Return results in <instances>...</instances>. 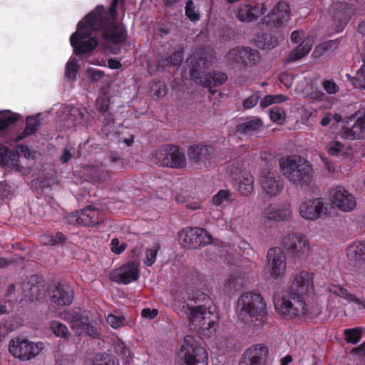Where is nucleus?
I'll return each instance as SVG.
<instances>
[{"label":"nucleus","instance_id":"f257e3e1","mask_svg":"<svg viewBox=\"0 0 365 365\" xmlns=\"http://www.w3.org/2000/svg\"><path fill=\"white\" fill-rule=\"evenodd\" d=\"M313 289V274L302 270L294 278L289 295L274 297L275 310L285 319L303 317L306 319H312L319 317L322 307L319 304L309 306L306 298Z\"/></svg>","mask_w":365,"mask_h":365},{"label":"nucleus","instance_id":"f03ea898","mask_svg":"<svg viewBox=\"0 0 365 365\" xmlns=\"http://www.w3.org/2000/svg\"><path fill=\"white\" fill-rule=\"evenodd\" d=\"M125 0H112L108 9L98 6L86 15V24L90 29L101 32L102 40L109 44L118 46L128 37L126 26L118 21L117 7L124 6Z\"/></svg>","mask_w":365,"mask_h":365},{"label":"nucleus","instance_id":"7ed1b4c3","mask_svg":"<svg viewBox=\"0 0 365 365\" xmlns=\"http://www.w3.org/2000/svg\"><path fill=\"white\" fill-rule=\"evenodd\" d=\"M212 62V55L210 51L204 48L198 49L191 56L190 76L196 83L209 88V91L215 94L216 90L213 88L222 85L227 80V76L217 71L206 72Z\"/></svg>","mask_w":365,"mask_h":365},{"label":"nucleus","instance_id":"20e7f679","mask_svg":"<svg viewBox=\"0 0 365 365\" xmlns=\"http://www.w3.org/2000/svg\"><path fill=\"white\" fill-rule=\"evenodd\" d=\"M267 305L259 293H243L237 301L238 318L245 324L261 326L267 319Z\"/></svg>","mask_w":365,"mask_h":365},{"label":"nucleus","instance_id":"39448f33","mask_svg":"<svg viewBox=\"0 0 365 365\" xmlns=\"http://www.w3.org/2000/svg\"><path fill=\"white\" fill-rule=\"evenodd\" d=\"M279 166L284 177L294 184L307 185L312 180V165L297 155L280 158Z\"/></svg>","mask_w":365,"mask_h":365},{"label":"nucleus","instance_id":"423d86ee","mask_svg":"<svg viewBox=\"0 0 365 365\" xmlns=\"http://www.w3.org/2000/svg\"><path fill=\"white\" fill-rule=\"evenodd\" d=\"M185 312L189 319L190 326L198 333L201 338H210L215 333L217 324V317L204 305L183 306Z\"/></svg>","mask_w":365,"mask_h":365},{"label":"nucleus","instance_id":"0eeeda50","mask_svg":"<svg viewBox=\"0 0 365 365\" xmlns=\"http://www.w3.org/2000/svg\"><path fill=\"white\" fill-rule=\"evenodd\" d=\"M93 32L96 31L90 29V26L86 24V16L78 23L76 31L70 37V43L76 54L90 53L97 47L98 39L90 37Z\"/></svg>","mask_w":365,"mask_h":365},{"label":"nucleus","instance_id":"6e6552de","mask_svg":"<svg viewBox=\"0 0 365 365\" xmlns=\"http://www.w3.org/2000/svg\"><path fill=\"white\" fill-rule=\"evenodd\" d=\"M226 57L230 65L245 71L257 66L261 60L259 51L249 46L234 47L230 49Z\"/></svg>","mask_w":365,"mask_h":365},{"label":"nucleus","instance_id":"1a4fd4ad","mask_svg":"<svg viewBox=\"0 0 365 365\" xmlns=\"http://www.w3.org/2000/svg\"><path fill=\"white\" fill-rule=\"evenodd\" d=\"M179 357L183 361V365H207L208 354L192 336H186L181 346Z\"/></svg>","mask_w":365,"mask_h":365},{"label":"nucleus","instance_id":"9d476101","mask_svg":"<svg viewBox=\"0 0 365 365\" xmlns=\"http://www.w3.org/2000/svg\"><path fill=\"white\" fill-rule=\"evenodd\" d=\"M156 164L163 167L180 169L186 165V158L178 146L165 144L160 146L154 153Z\"/></svg>","mask_w":365,"mask_h":365},{"label":"nucleus","instance_id":"9b49d317","mask_svg":"<svg viewBox=\"0 0 365 365\" xmlns=\"http://www.w3.org/2000/svg\"><path fill=\"white\" fill-rule=\"evenodd\" d=\"M180 244L187 249L197 250L210 244L212 237L205 230L197 227H187L178 233Z\"/></svg>","mask_w":365,"mask_h":365},{"label":"nucleus","instance_id":"f8f14e48","mask_svg":"<svg viewBox=\"0 0 365 365\" xmlns=\"http://www.w3.org/2000/svg\"><path fill=\"white\" fill-rule=\"evenodd\" d=\"M43 348V343H34L28 339L16 337L10 341L9 352L21 360H30L36 356Z\"/></svg>","mask_w":365,"mask_h":365},{"label":"nucleus","instance_id":"ddd939ff","mask_svg":"<svg viewBox=\"0 0 365 365\" xmlns=\"http://www.w3.org/2000/svg\"><path fill=\"white\" fill-rule=\"evenodd\" d=\"M262 190L271 197H276L284 190V180L280 175L271 169H263L259 176Z\"/></svg>","mask_w":365,"mask_h":365},{"label":"nucleus","instance_id":"4468645a","mask_svg":"<svg viewBox=\"0 0 365 365\" xmlns=\"http://www.w3.org/2000/svg\"><path fill=\"white\" fill-rule=\"evenodd\" d=\"M329 197L331 203L343 212L351 211L356 206V201L354 195L341 185L330 190Z\"/></svg>","mask_w":365,"mask_h":365},{"label":"nucleus","instance_id":"2eb2a0df","mask_svg":"<svg viewBox=\"0 0 365 365\" xmlns=\"http://www.w3.org/2000/svg\"><path fill=\"white\" fill-rule=\"evenodd\" d=\"M267 257V267L272 277L275 279H282L287 267V258L284 252L279 247H272L268 250Z\"/></svg>","mask_w":365,"mask_h":365},{"label":"nucleus","instance_id":"dca6fc26","mask_svg":"<svg viewBox=\"0 0 365 365\" xmlns=\"http://www.w3.org/2000/svg\"><path fill=\"white\" fill-rule=\"evenodd\" d=\"M283 247L294 257L300 258L309 250V242L300 234L287 235L282 240Z\"/></svg>","mask_w":365,"mask_h":365},{"label":"nucleus","instance_id":"f3484780","mask_svg":"<svg viewBox=\"0 0 365 365\" xmlns=\"http://www.w3.org/2000/svg\"><path fill=\"white\" fill-rule=\"evenodd\" d=\"M138 267L133 261L123 264L110 274V279L118 284H128L138 280Z\"/></svg>","mask_w":365,"mask_h":365},{"label":"nucleus","instance_id":"a211bd4d","mask_svg":"<svg viewBox=\"0 0 365 365\" xmlns=\"http://www.w3.org/2000/svg\"><path fill=\"white\" fill-rule=\"evenodd\" d=\"M353 118L356 120L351 127L341 128V137L349 140L365 139V110L355 113L350 117L351 120Z\"/></svg>","mask_w":365,"mask_h":365},{"label":"nucleus","instance_id":"6ab92c4d","mask_svg":"<svg viewBox=\"0 0 365 365\" xmlns=\"http://www.w3.org/2000/svg\"><path fill=\"white\" fill-rule=\"evenodd\" d=\"M215 148L210 145L195 144L188 149V158L190 162L197 164H206L215 156Z\"/></svg>","mask_w":365,"mask_h":365},{"label":"nucleus","instance_id":"aec40b11","mask_svg":"<svg viewBox=\"0 0 365 365\" xmlns=\"http://www.w3.org/2000/svg\"><path fill=\"white\" fill-rule=\"evenodd\" d=\"M324 206V202L322 197L309 200L299 205V214L306 220H315L322 217Z\"/></svg>","mask_w":365,"mask_h":365},{"label":"nucleus","instance_id":"412c9836","mask_svg":"<svg viewBox=\"0 0 365 365\" xmlns=\"http://www.w3.org/2000/svg\"><path fill=\"white\" fill-rule=\"evenodd\" d=\"M50 295L51 302L58 307L69 305L73 299L72 288L66 284L59 283L51 288Z\"/></svg>","mask_w":365,"mask_h":365},{"label":"nucleus","instance_id":"4be33fe9","mask_svg":"<svg viewBox=\"0 0 365 365\" xmlns=\"http://www.w3.org/2000/svg\"><path fill=\"white\" fill-rule=\"evenodd\" d=\"M268 352L265 345L255 344L245 351L243 359L247 365H264Z\"/></svg>","mask_w":365,"mask_h":365},{"label":"nucleus","instance_id":"5701e85b","mask_svg":"<svg viewBox=\"0 0 365 365\" xmlns=\"http://www.w3.org/2000/svg\"><path fill=\"white\" fill-rule=\"evenodd\" d=\"M290 7L284 1H279L268 15L269 21L275 28L284 25L290 19Z\"/></svg>","mask_w":365,"mask_h":365},{"label":"nucleus","instance_id":"b1692460","mask_svg":"<svg viewBox=\"0 0 365 365\" xmlns=\"http://www.w3.org/2000/svg\"><path fill=\"white\" fill-rule=\"evenodd\" d=\"M334 11V20L339 21L342 26H346L355 14L356 9L353 4L348 2H337Z\"/></svg>","mask_w":365,"mask_h":365},{"label":"nucleus","instance_id":"393cba45","mask_svg":"<svg viewBox=\"0 0 365 365\" xmlns=\"http://www.w3.org/2000/svg\"><path fill=\"white\" fill-rule=\"evenodd\" d=\"M82 226L97 227L103 220V214L93 206H86L80 210Z\"/></svg>","mask_w":365,"mask_h":365},{"label":"nucleus","instance_id":"a878e982","mask_svg":"<svg viewBox=\"0 0 365 365\" xmlns=\"http://www.w3.org/2000/svg\"><path fill=\"white\" fill-rule=\"evenodd\" d=\"M19 153L0 143V165L4 168H16L19 166Z\"/></svg>","mask_w":365,"mask_h":365},{"label":"nucleus","instance_id":"bb28decb","mask_svg":"<svg viewBox=\"0 0 365 365\" xmlns=\"http://www.w3.org/2000/svg\"><path fill=\"white\" fill-rule=\"evenodd\" d=\"M263 4L259 8V4L251 6L250 4H245L241 6L237 11V18L241 21H252L257 19L263 9Z\"/></svg>","mask_w":365,"mask_h":365},{"label":"nucleus","instance_id":"cd10ccee","mask_svg":"<svg viewBox=\"0 0 365 365\" xmlns=\"http://www.w3.org/2000/svg\"><path fill=\"white\" fill-rule=\"evenodd\" d=\"M264 214L267 219L274 221H288L291 218V211L288 207L274 208L271 204L266 207Z\"/></svg>","mask_w":365,"mask_h":365},{"label":"nucleus","instance_id":"c85d7f7f","mask_svg":"<svg viewBox=\"0 0 365 365\" xmlns=\"http://www.w3.org/2000/svg\"><path fill=\"white\" fill-rule=\"evenodd\" d=\"M239 192L245 195H250L254 190V178L250 173H241L238 180L235 179Z\"/></svg>","mask_w":365,"mask_h":365},{"label":"nucleus","instance_id":"c756f323","mask_svg":"<svg viewBox=\"0 0 365 365\" xmlns=\"http://www.w3.org/2000/svg\"><path fill=\"white\" fill-rule=\"evenodd\" d=\"M39 115L28 116L26 118V126L24 130L20 133L15 138L16 142H19L29 136L34 134L40 127Z\"/></svg>","mask_w":365,"mask_h":365},{"label":"nucleus","instance_id":"7c9ffc66","mask_svg":"<svg viewBox=\"0 0 365 365\" xmlns=\"http://www.w3.org/2000/svg\"><path fill=\"white\" fill-rule=\"evenodd\" d=\"M19 114L10 110L1 112L0 114V138L4 137L9 125L15 123L20 119Z\"/></svg>","mask_w":365,"mask_h":365},{"label":"nucleus","instance_id":"2f4dec72","mask_svg":"<svg viewBox=\"0 0 365 365\" xmlns=\"http://www.w3.org/2000/svg\"><path fill=\"white\" fill-rule=\"evenodd\" d=\"M346 256L351 261L365 259V243L354 242L346 248Z\"/></svg>","mask_w":365,"mask_h":365},{"label":"nucleus","instance_id":"473e14b6","mask_svg":"<svg viewBox=\"0 0 365 365\" xmlns=\"http://www.w3.org/2000/svg\"><path fill=\"white\" fill-rule=\"evenodd\" d=\"M245 284V277L238 272L231 274L225 283V287L229 292H236Z\"/></svg>","mask_w":365,"mask_h":365},{"label":"nucleus","instance_id":"72a5a7b5","mask_svg":"<svg viewBox=\"0 0 365 365\" xmlns=\"http://www.w3.org/2000/svg\"><path fill=\"white\" fill-rule=\"evenodd\" d=\"M262 125V120L258 118H255L247 122L239 123L236 127V130L238 133L249 135L257 130Z\"/></svg>","mask_w":365,"mask_h":365},{"label":"nucleus","instance_id":"f704fd0d","mask_svg":"<svg viewBox=\"0 0 365 365\" xmlns=\"http://www.w3.org/2000/svg\"><path fill=\"white\" fill-rule=\"evenodd\" d=\"M257 46L262 49H272L278 45L277 38L271 33H263L257 36Z\"/></svg>","mask_w":365,"mask_h":365},{"label":"nucleus","instance_id":"c9c22d12","mask_svg":"<svg viewBox=\"0 0 365 365\" xmlns=\"http://www.w3.org/2000/svg\"><path fill=\"white\" fill-rule=\"evenodd\" d=\"M73 321L81 324L83 329H85L87 334L93 339H98L101 336L100 332L97 327L93 325L91 323H84L81 319V316L78 312H74L73 315Z\"/></svg>","mask_w":365,"mask_h":365},{"label":"nucleus","instance_id":"e433bc0d","mask_svg":"<svg viewBox=\"0 0 365 365\" xmlns=\"http://www.w3.org/2000/svg\"><path fill=\"white\" fill-rule=\"evenodd\" d=\"M50 327L54 335L63 339H68L71 334L68 327L58 321L53 320L50 323Z\"/></svg>","mask_w":365,"mask_h":365},{"label":"nucleus","instance_id":"4c0bfd02","mask_svg":"<svg viewBox=\"0 0 365 365\" xmlns=\"http://www.w3.org/2000/svg\"><path fill=\"white\" fill-rule=\"evenodd\" d=\"M114 349L117 354L121 356L125 364H130L133 358V354L127 347L123 341H118L114 344Z\"/></svg>","mask_w":365,"mask_h":365},{"label":"nucleus","instance_id":"58836bf2","mask_svg":"<svg viewBox=\"0 0 365 365\" xmlns=\"http://www.w3.org/2000/svg\"><path fill=\"white\" fill-rule=\"evenodd\" d=\"M344 335L347 343L356 344L362 337V329L361 327H354L344 329Z\"/></svg>","mask_w":365,"mask_h":365},{"label":"nucleus","instance_id":"ea45409f","mask_svg":"<svg viewBox=\"0 0 365 365\" xmlns=\"http://www.w3.org/2000/svg\"><path fill=\"white\" fill-rule=\"evenodd\" d=\"M93 365H119L118 359L106 353L98 354L95 356Z\"/></svg>","mask_w":365,"mask_h":365},{"label":"nucleus","instance_id":"a19ab883","mask_svg":"<svg viewBox=\"0 0 365 365\" xmlns=\"http://www.w3.org/2000/svg\"><path fill=\"white\" fill-rule=\"evenodd\" d=\"M328 153L335 157H342L347 154L345 146L338 141L331 142L327 145Z\"/></svg>","mask_w":365,"mask_h":365},{"label":"nucleus","instance_id":"79ce46f5","mask_svg":"<svg viewBox=\"0 0 365 365\" xmlns=\"http://www.w3.org/2000/svg\"><path fill=\"white\" fill-rule=\"evenodd\" d=\"M337 46L338 43L336 40H330L323 42L315 48L314 54H316V56H322L327 51H334Z\"/></svg>","mask_w":365,"mask_h":365},{"label":"nucleus","instance_id":"37998d69","mask_svg":"<svg viewBox=\"0 0 365 365\" xmlns=\"http://www.w3.org/2000/svg\"><path fill=\"white\" fill-rule=\"evenodd\" d=\"M185 16L191 21H197L200 19V14L199 11L196 9V6L192 0H188L186 2L185 8Z\"/></svg>","mask_w":365,"mask_h":365},{"label":"nucleus","instance_id":"c03bdc74","mask_svg":"<svg viewBox=\"0 0 365 365\" xmlns=\"http://www.w3.org/2000/svg\"><path fill=\"white\" fill-rule=\"evenodd\" d=\"M230 200V192L228 190H220L212 197V202L215 206H220Z\"/></svg>","mask_w":365,"mask_h":365},{"label":"nucleus","instance_id":"a18cd8bd","mask_svg":"<svg viewBox=\"0 0 365 365\" xmlns=\"http://www.w3.org/2000/svg\"><path fill=\"white\" fill-rule=\"evenodd\" d=\"M285 111L279 106H274L269 110L271 120L277 123H282L285 118Z\"/></svg>","mask_w":365,"mask_h":365},{"label":"nucleus","instance_id":"49530a36","mask_svg":"<svg viewBox=\"0 0 365 365\" xmlns=\"http://www.w3.org/2000/svg\"><path fill=\"white\" fill-rule=\"evenodd\" d=\"M352 83L356 88H364L365 87V63L358 70L356 76L353 78Z\"/></svg>","mask_w":365,"mask_h":365},{"label":"nucleus","instance_id":"de8ad7c7","mask_svg":"<svg viewBox=\"0 0 365 365\" xmlns=\"http://www.w3.org/2000/svg\"><path fill=\"white\" fill-rule=\"evenodd\" d=\"M150 88L153 93V95L158 98H163L168 93L166 85L160 81L153 82Z\"/></svg>","mask_w":365,"mask_h":365},{"label":"nucleus","instance_id":"09e8293b","mask_svg":"<svg viewBox=\"0 0 365 365\" xmlns=\"http://www.w3.org/2000/svg\"><path fill=\"white\" fill-rule=\"evenodd\" d=\"M80 66L75 61H70L66 63L65 76L70 80H75Z\"/></svg>","mask_w":365,"mask_h":365},{"label":"nucleus","instance_id":"8fccbe9b","mask_svg":"<svg viewBox=\"0 0 365 365\" xmlns=\"http://www.w3.org/2000/svg\"><path fill=\"white\" fill-rule=\"evenodd\" d=\"M181 198L182 197L180 195L176 196V200L179 202L185 204L187 209L196 210L202 208V202L199 199L193 200L189 198L183 200Z\"/></svg>","mask_w":365,"mask_h":365},{"label":"nucleus","instance_id":"3c124183","mask_svg":"<svg viewBox=\"0 0 365 365\" xmlns=\"http://www.w3.org/2000/svg\"><path fill=\"white\" fill-rule=\"evenodd\" d=\"M261 98V92L256 91L250 96L246 98L243 102V107L245 109H250L255 106Z\"/></svg>","mask_w":365,"mask_h":365},{"label":"nucleus","instance_id":"603ef678","mask_svg":"<svg viewBox=\"0 0 365 365\" xmlns=\"http://www.w3.org/2000/svg\"><path fill=\"white\" fill-rule=\"evenodd\" d=\"M322 85L327 93L329 95L336 94L339 91V86L333 79L324 80Z\"/></svg>","mask_w":365,"mask_h":365},{"label":"nucleus","instance_id":"864d4df0","mask_svg":"<svg viewBox=\"0 0 365 365\" xmlns=\"http://www.w3.org/2000/svg\"><path fill=\"white\" fill-rule=\"evenodd\" d=\"M305 48L302 46L299 45L295 49H294L288 57V60L290 62L297 61L304 56H305L309 53H305Z\"/></svg>","mask_w":365,"mask_h":365},{"label":"nucleus","instance_id":"5fc2aeb1","mask_svg":"<svg viewBox=\"0 0 365 365\" xmlns=\"http://www.w3.org/2000/svg\"><path fill=\"white\" fill-rule=\"evenodd\" d=\"M107 322L115 329L122 327L124 325V318L109 314L106 317Z\"/></svg>","mask_w":365,"mask_h":365},{"label":"nucleus","instance_id":"6e6d98bb","mask_svg":"<svg viewBox=\"0 0 365 365\" xmlns=\"http://www.w3.org/2000/svg\"><path fill=\"white\" fill-rule=\"evenodd\" d=\"M99 120L103 123V130L106 131L107 128H110L113 126L115 123L113 114L110 113H106L105 114H101L98 117Z\"/></svg>","mask_w":365,"mask_h":365},{"label":"nucleus","instance_id":"4d7b16f0","mask_svg":"<svg viewBox=\"0 0 365 365\" xmlns=\"http://www.w3.org/2000/svg\"><path fill=\"white\" fill-rule=\"evenodd\" d=\"M158 250L159 246L155 248L147 250L145 252V259L144 261L146 266L150 267L155 263Z\"/></svg>","mask_w":365,"mask_h":365},{"label":"nucleus","instance_id":"13d9d810","mask_svg":"<svg viewBox=\"0 0 365 365\" xmlns=\"http://www.w3.org/2000/svg\"><path fill=\"white\" fill-rule=\"evenodd\" d=\"M97 110L101 114L108 113V107L110 104V100L107 97L99 98L96 101Z\"/></svg>","mask_w":365,"mask_h":365},{"label":"nucleus","instance_id":"bf43d9fd","mask_svg":"<svg viewBox=\"0 0 365 365\" xmlns=\"http://www.w3.org/2000/svg\"><path fill=\"white\" fill-rule=\"evenodd\" d=\"M110 246L111 251L113 253L120 255L125 251L127 247V244L125 242H122L120 244V241L118 238H113L111 240Z\"/></svg>","mask_w":365,"mask_h":365},{"label":"nucleus","instance_id":"052dcab7","mask_svg":"<svg viewBox=\"0 0 365 365\" xmlns=\"http://www.w3.org/2000/svg\"><path fill=\"white\" fill-rule=\"evenodd\" d=\"M89 78L92 81H99L101 80L104 76L105 73L102 70L96 69L94 68H89L87 71Z\"/></svg>","mask_w":365,"mask_h":365},{"label":"nucleus","instance_id":"680f3d73","mask_svg":"<svg viewBox=\"0 0 365 365\" xmlns=\"http://www.w3.org/2000/svg\"><path fill=\"white\" fill-rule=\"evenodd\" d=\"M172 66H180L182 60V51H177L168 56Z\"/></svg>","mask_w":365,"mask_h":365},{"label":"nucleus","instance_id":"e2e57ef3","mask_svg":"<svg viewBox=\"0 0 365 365\" xmlns=\"http://www.w3.org/2000/svg\"><path fill=\"white\" fill-rule=\"evenodd\" d=\"M309 97L312 100L317 101H326L328 98L327 96L318 88H312L311 93H309Z\"/></svg>","mask_w":365,"mask_h":365},{"label":"nucleus","instance_id":"0e129e2a","mask_svg":"<svg viewBox=\"0 0 365 365\" xmlns=\"http://www.w3.org/2000/svg\"><path fill=\"white\" fill-rule=\"evenodd\" d=\"M67 222L73 225L82 226L80 210L73 212L66 216Z\"/></svg>","mask_w":365,"mask_h":365},{"label":"nucleus","instance_id":"69168bd1","mask_svg":"<svg viewBox=\"0 0 365 365\" xmlns=\"http://www.w3.org/2000/svg\"><path fill=\"white\" fill-rule=\"evenodd\" d=\"M158 314V311L155 309L145 308L141 311V316L149 319H155Z\"/></svg>","mask_w":365,"mask_h":365},{"label":"nucleus","instance_id":"338daca9","mask_svg":"<svg viewBox=\"0 0 365 365\" xmlns=\"http://www.w3.org/2000/svg\"><path fill=\"white\" fill-rule=\"evenodd\" d=\"M170 66H172V65L170 63V61H169V57L166 56V57L161 58L158 61L155 68H156V69H158V68L165 69L166 68L170 67Z\"/></svg>","mask_w":365,"mask_h":365},{"label":"nucleus","instance_id":"774afa93","mask_svg":"<svg viewBox=\"0 0 365 365\" xmlns=\"http://www.w3.org/2000/svg\"><path fill=\"white\" fill-rule=\"evenodd\" d=\"M339 297L344 298L349 302H352V301L355 297L354 294L349 293V292L346 289H345L342 287H340V289H339Z\"/></svg>","mask_w":365,"mask_h":365}]
</instances>
